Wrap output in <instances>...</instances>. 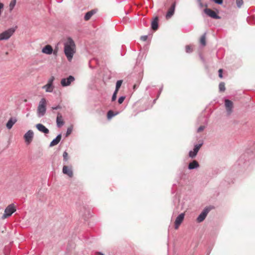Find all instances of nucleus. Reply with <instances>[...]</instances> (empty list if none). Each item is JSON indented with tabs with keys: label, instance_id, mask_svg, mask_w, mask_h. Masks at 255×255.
<instances>
[{
	"label": "nucleus",
	"instance_id": "2eb2a0df",
	"mask_svg": "<svg viewBox=\"0 0 255 255\" xmlns=\"http://www.w3.org/2000/svg\"><path fill=\"white\" fill-rule=\"evenodd\" d=\"M36 127L39 131H40L45 134H47L49 132V129L41 124H37L36 125Z\"/></svg>",
	"mask_w": 255,
	"mask_h": 255
},
{
	"label": "nucleus",
	"instance_id": "a878e982",
	"mask_svg": "<svg viewBox=\"0 0 255 255\" xmlns=\"http://www.w3.org/2000/svg\"><path fill=\"white\" fill-rule=\"evenodd\" d=\"M116 115L117 114H114L113 111L110 110L107 113L108 119H110Z\"/></svg>",
	"mask_w": 255,
	"mask_h": 255
},
{
	"label": "nucleus",
	"instance_id": "412c9836",
	"mask_svg": "<svg viewBox=\"0 0 255 255\" xmlns=\"http://www.w3.org/2000/svg\"><path fill=\"white\" fill-rule=\"evenodd\" d=\"M96 12V11L95 9H93L87 12L84 16V19L85 20H89L92 16Z\"/></svg>",
	"mask_w": 255,
	"mask_h": 255
},
{
	"label": "nucleus",
	"instance_id": "b1692460",
	"mask_svg": "<svg viewBox=\"0 0 255 255\" xmlns=\"http://www.w3.org/2000/svg\"><path fill=\"white\" fill-rule=\"evenodd\" d=\"M202 145H203V142H201V143H199V144H195L194 145V148L193 149V151H194V152H195L197 154L200 148H201V147L202 146Z\"/></svg>",
	"mask_w": 255,
	"mask_h": 255
},
{
	"label": "nucleus",
	"instance_id": "7ed1b4c3",
	"mask_svg": "<svg viewBox=\"0 0 255 255\" xmlns=\"http://www.w3.org/2000/svg\"><path fill=\"white\" fill-rule=\"evenodd\" d=\"M16 211V208L13 204H11L7 206L4 210V213L1 217L2 219L10 217L14 212Z\"/></svg>",
	"mask_w": 255,
	"mask_h": 255
},
{
	"label": "nucleus",
	"instance_id": "1a4fd4ad",
	"mask_svg": "<svg viewBox=\"0 0 255 255\" xmlns=\"http://www.w3.org/2000/svg\"><path fill=\"white\" fill-rule=\"evenodd\" d=\"M175 7H176V2L174 1L172 4V5H171V6L170 7V8H169V9L168 10V11L166 13V14L165 16L166 19H169L173 15V14L174 13V11H175Z\"/></svg>",
	"mask_w": 255,
	"mask_h": 255
},
{
	"label": "nucleus",
	"instance_id": "a211bd4d",
	"mask_svg": "<svg viewBox=\"0 0 255 255\" xmlns=\"http://www.w3.org/2000/svg\"><path fill=\"white\" fill-rule=\"evenodd\" d=\"M61 139V134H59L55 138H54L50 143L49 146L50 147L53 146L57 145L60 141Z\"/></svg>",
	"mask_w": 255,
	"mask_h": 255
},
{
	"label": "nucleus",
	"instance_id": "5701e85b",
	"mask_svg": "<svg viewBox=\"0 0 255 255\" xmlns=\"http://www.w3.org/2000/svg\"><path fill=\"white\" fill-rule=\"evenodd\" d=\"M16 2V0H11L9 5V11L11 12L14 8Z\"/></svg>",
	"mask_w": 255,
	"mask_h": 255
},
{
	"label": "nucleus",
	"instance_id": "2f4dec72",
	"mask_svg": "<svg viewBox=\"0 0 255 255\" xmlns=\"http://www.w3.org/2000/svg\"><path fill=\"white\" fill-rule=\"evenodd\" d=\"M118 91H115V92H114L113 93V95L112 96V101H114L116 100V98H117V94L118 93Z\"/></svg>",
	"mask_w": 255,
	"mask_h": 255
},
{
	"label": "nucleus",
	"instance_id": "f03ea898",
	"mask_svg": "<svg viewBox=\"0 0 255 255\" xmlns=\"http://www.w3.org/2000/svg\"><path fill=\"white\" fill-rule=\"evenodd\" d=\"M46 100L45 98H42L38 104L37 107V116L40 118L43 117L46 111Z\"/></svg>",
	"mask_w": 255,
	"mask_h": 255
},
{
	"label": "nucleus",
	"instance_id": "aec40b11",
	"mask_svg": "<svg viewBox=\"0 0 255 255\" xmlns=\"http://www.w3.org/2000/svg\"><path fill=\"white\" fill-rule=\"evenodd\" d=\"M199 167V164L196 160H193L192 162H190L188 165V169L190 170L197 168Z\"/></svg>",
	"mask_w": 255,
	"mask_h": 255
},
{
	"label": "nucleus",
	"instance_id": "9b49d317",
	"mask_svg": "<svg viewBox=\"0 0 255 255\" xmlns=\"http://www.w3.org/2000/svg\"><path fill=\"white\" fill-rule=\"evenodd\" d=\"M33 132L31 130H28L24 135V138L27 143H30L33 137Z\"/></svg>",
	"mask_w": 255,
	"mask_h": 255
},
{
	"label": "nucleus",
	"instance_id": "c756f323",
	"mask_svg": "<svg viewBox=\"0 0 255 255\" xmlns=\"http://www.w3.org/2000/svg\"><path fill=\"white\" fill-rule=\"evenodd\" d=\"M185 50L187 53H191L192 51V49L190 45H186L185 47Z\"/></svg>",
	"mask_w": 255,
	"mask_h": 255
},
{
	"label": "nucleus",
	"instance_id": "f257e3e1",
	"mask_svg": "<svg viewBox=\"0 0 255 255\" xmlns=\"http://www.w3.org/2000/svg\"><path fill=\"white\" fill-rule=\"evenodd\" d=\"M64 53L68 60L71 61L76 52V45L71 37H68L64 43Z\"/></svg>",
	"mask_w": 255,
	"mask_h": 255
},
{
	"label": "nucleus",
	"instance_id": "bb28decb",
	"mask_svg": "<svg viewBox=\"0 0 255 255\" xmlns=\"http://www.w3.org/2000/svg\"><path fill=\"white\" fill-rule=\"evenodd\" d=\"M236 3L238 8H241L244 3L243 0H236Z\"/></svg>",
	"mask_w": 255,
	"mask_h": 255
},
{
	"label": "nucleus",
	"instance_id": "4be33fe9",
	"mask_svg": "<svg viewBox=\"0 0 255 255\" xmlns=\"http://www.w3.org/2000/svg\"><path fill=\"white\" fill-rule=\"evenodd\" d=\"M206 33H205L201 37L200 42V44L202 46H205L206 44Z\"/></svg>",
	"mask_w": 255,
	"mask_h": 255
},
{
	"label": "nucleus",
	"instance_id": "e433bc0d",
	"mask_svg": "<svg viewBox=\"0 0 255 255\" xmlns=\"http://www.w3.org/2000/svg\"><path fill=\"white\" fill-rule=\"evenodd\" d=\"M218 72H219V77L220 78H223V75H222L223 70L222 69H220L219 70Z\"/></svg>",
	"mask_w": 255,
	"mask_h": 255
},
{
	"label": "nucleus",
	"instance_id": "423d86ee",
	"mask_svg": "<svg viewBox=\"0 0 255 255\" xmlns=\"http://www.w3.org/2000/svg\"><path fill=\"white\" fill-rule=\"evenodd\" d=\"M54 80V77L52 76L48 81L46 85L43 87V89H45L47 92H51L53 91V82Z\"/></svg>",
	"mask_w": 255,
	"mask_h": 255
},
{
	"label": "nucleus",
	"instance_id": "f704fd0d",
	"mask_svg": "<svg viewBox=\"0 0 255 255\" xmlns=\"http://www.w3.org/2000/svg\"><path fill=\"white\" fill-rule=\"evenodd\" d=\"M205 127L204 126H200L198 129H197V132H200L203 131L205 129Z\"/></svg>",
	"mask_w": 255,
	"mask_h": 255
},
{
	"label": "nucleus",
	"instance_id": "39448f33",
	"mask_svg": "<svg viewBox=\"0 0 255 255\" xmlns=\"http://www.w3.org/2000/svg\"><path fill=\"white\" fill-rule=\"evenodd\" d=\"M75 80L73 76H69L67 78H63L61 81V84L63 87L69 86L70 84Z\"/></svg>",
	"mask_w": 255,
	"mask_h": 255
},
{
	"label": "nucleus",
	"instance_id": "6e6552de",
	"mask_svg": "<svg viewBox=\"0 0 255 255\" xmlns=\"http://www.w3.org/2000/svg\"><path fill=\"white\" fill-rule=\"evenodd\" d=\"M204 12L207 15L213 18L217 19L221 18V17L219 16L214 10L210 8H205L204 9Z\"/></svg>",
	"mask_w": 255,
	"mask_h": 255
},
{
	"label": "nucleus",
	"instance_id": "72a5a7b5",
	"mask_svg": "<svg viewBox=\"0 0 255 255\" xmlns=\"http://www.w3.org/2000/svg\"><path fill=\"white\" fill-rule=\"evenodd\" d=\"M63 160L65 161H67L68 160V153L66 151H64L63 154Z\"/></svg>",
	"mask_w": 255,
	"mask_h": 255
},
{
	"label": "nucleus",
	"instance_id": "dca6fc26",
	"mask_svg": "<svg viewBox=\"0 0 255 255\" xmlns=\"http://www.w3.org/2000/svg\"><path fill=\"white\" fill-rule=\"evenodd\" d=\"M17 122V119L15 117H11L8 121L6 123V127L7 129H10L12 128L13 126Z\"/></svg>",
	"mask_w": 255,
	"mask_h": 255
},
{
	"label": "nucleus",
	"instance_id": "cd10ccee",
	"mask_svg": "<svg viewBox=\"0 0 255 255\" xmlns=\"http://www.w3.org/2000/svg\"><path fill=\"white\" fill-rule=\"evenodd\" d=\"M219 90L221 92H224L225 90V84L223 82L220 83L219 86Z\"/></svg>",
	"mask_w": 255,
	"mask_h": 255
},
{
	"label": "nucleus",
	"instance_id": "20e7f679",
	"mask_svg": "<svg viewBox=\"0 0 255 255\" xmlns=\"http://www.w3.org/2000/svg\"><path fill=\"white\" fill-rule=\"evenodd\" d=\"M15 31V29L10 28L3 32L0 33V40H7L9 39Z\"/></svg>",
	"mask_w": 255,
	"mask_h": 255
},
{
	"label": "nucleus",
	"instance_id": "c85d7f7f",
	"mask_svg": "<svg viewBox=\"0 0 255 255\" xmlns=\"http://www.w3.org/2000/svg\"><path fill=\"white\" fill-rule=\"evenodd\" d=\"M197 153L194 152V151L193 150H191L189 151V156L192 158H194L196 155H197Z\"/></svg>",
	"mask_w": 255,
	"mask_h": 255
},
{
	"label": "nucleus",
	"instance_id": "ddd939ff",
	"mask_svg": "<svg viewBox=\"0 0 255 255\" xmlns=\"http://www.w3.org/2000/svg\"><path fill=\"white\" fill-rule=\"evenodd\" d=\"M63 173L67 175L70 177H72L73 175V171L71 167L67 166H64L62 169Z\"/></svg>",
	"mask_w": 255,
	"mask_h": 255
},
{
	"label": "nucleus",
	"instance_id": "4468645a",
	"mask_svg": "<svg viewBox=\"0 0 255 255\" xmlns=\"http://www.w3.org/2000/svg\"><path fill=\"white\" fill-rule=\"evenodd\" d=\"M56 123L57 126L58 128H61L64 124V122L63 120L62 116L60 113H57Z\"/></svg>",
	"mask_w": 255,
	"mask_h": 255
},
{
	"label": "nucleus",
	"instance_id": "58836bf2",
	"mask_svg": "<svg viewBox=\"0 0 255 255\" xmlns=\"http://www.w3.org/2000/svg\"><path fill=\"white\" fill-rule=\"evenodd\" d=\"M61 109V107L60 105H58L57 106L52 107V110H58V109Z\"/></svg>",
	"mask_w": 255,
	"mask_h": 255
},
{
	"label": "nucleus",
	"instance_id": "f8f14e48",
	"mask_svg": "<svg viewBox=\"0 0 255 255\" xmlns=\"http://www.w3.org/2000/svg\"><path fill=\"white\" fill-rule=\"evenodd\" d=\"M184 213H181L180 215H179L176 218L175 221V229H178L179 226L181 224V223L183 222L184 218Z\"/></svg>",
	"mask_w": 255,
	"mask_h": 255
},
{
	"label": "nucleus",
	"instance_id": "473e14b6",
	"mask_svg": "<svg viewBox=\"0 0 255 255\" xmlns=\"http://www.w3.org/2000/svg\"><path fill=\"white\" fill-rule=\"evenodd\" d=\"M72 131V128H67L66 133V136H68L69 134H70Z\"/></svg>",
	"mask_w": 255,
	"mask_h": 255
},
{
	"label": "nucleus",
	"instance_id": "0eeeda50",
	"mask_svg": "<svg viewBox=\"0 0 255 255\" xmlns=\"http://www.w3.org/2000/svg\"><path fill=\"white\" fill-rule=\"evenodd\" d=\"M210 211L209 208H205L197 218V221L200 223L203 221Z\"/></svg>",
	"mask_w": 255,
	"mask_h": 255
},
{
	"label": "nucleus",
	"instance_id": "393cba45",
	"mask_svg": "<svg viewBox=\"0 0 255 255\" xmlns=\"http://www.w3.org/2000/svg\"><path fill=\"white\" fill-rule=\"evenodd\" d=\"M123 83V81L120 80H118L116 83V89L115 91H119L120 88L121 87L122 84Z\"/></svg>",
	"mask_w": 255,
	"mask_h": 255
},
{
	"label": "nucleus",
	"instance_id": "c9c22d12",
	"mask_svg": "<svg viewBox=\"0 0 255 255\" xmlns=\"http://www.w3.org/2000/svg\"><path fill=\"white\" fill-rule=\"evenodd\" d=\"M216 3L218 4H222L223 3V0H213Z\"/></svg>",
	"mask_w": 255,
	"mask_h": 255
},
{
	"label": "nucleus",
	"instance_id": "f3484780",
	"mask_svg": "<svg viewBox=\"0 0 255 255\" xmlns=\"http://www.w3.org/2000/svg\"><path fill=\"white\" fill-rule=\"evenodd\" d=\"M53 48L50 45H47L42 49V52L46 54H51L52 53Z\"/></svg>",
	"mask_w": 255,
	"mask_h": 255
},
{
	"label": "nucleus",
	"instance_id": "7c9ffc66",
	"mask_svg": "<svg viewBox=\"0 0 255 255\" xmlns=\"http://www.w3.org/2000/svg\"><path fill=\"white\" fill-rule=\"evenodd\" d=\"M126 97L125 96H121L118 99V103L119 104H121L124 102V100L125 99Z\"/></svg>",
	"mask_w": 255,
	"mask_h": 255
},
{
	"label": "nucleus",
	"instance_id": "9d476101",
	"mask_svg": "<svg viewBox=\"0 0 255 255\" xmlns=\"http://www.w3.org/2000/svg\"><path fill=\"white\" fill-rule=\"evenodd\" d=\"M225 105L228 115H231L232 112V109L233 107V102L228 99L225 100Z\"/></svg>",
	"mask_w": 255,
	"mask_h": 255
},
{
	"label": "nucleus",
	"instance_id": "ea45409f",
	"mask_svg": "<svg viewBox=\"0 0 255 255\" xmlns=\"http://www.w3.org/2000/svg\"><path fill=\"white\" fill-rule=\"evenodd\" d=\"M96 255H104L101 252H97V253H96Z\"/></svg>",
	"mask_w": 255,
	"mask_h": 255
},
{
	"label": "nucleus",
	"instance_id": "6ab92c4d",
	"mask_svg": "<svg viewBox=\"0 0 255 255\" xmlns=\"http://www.w3.org/2000/svg\"><path fill=\"white\" fill-rule=\"evenodd\" d=\"M158 18L156 16L151 22V28L153 30H156L158 27Z\"/></svg>",
	"mask_w": 255,
	"mask_h": 255
},
{
	"label": "nucleus",
	"instance_id": "4c0bfd02",
	"mask_svg": "<svg viewBox=\"0 0 255 255\" xmlns=\"http://www.w3.org/2000/svg\"><path fill=\"white\" fill-rule=\"evenodd\" d=\"M140 39H141V40H142L143 41H145L147 39V35L142 36H141Z\"/></svg>",
	"mask_w": 255,
	"mask_h": 255
}]
</instances>
